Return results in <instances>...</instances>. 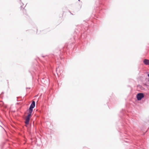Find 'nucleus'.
<instances>
[{
    "label": "nucleus",
    "mask_w": 149,
    "mask_h": 149,
    "mask_svg": "<svg viewBox=\"0 0 149 149\" xmlns=\"http://www.w3.org/2000/svg\"><path fill=\"white\" fill-rule=\"evenodd\" d=\"M28 111H29V113H28L26 117L30 119L31 117L32 116V113L33 111L28 110Z\"/></svg>",
    "instance_id": "39448f33"
},
{
    "label": "nucleus",
    "mask_w": 149,
    "mask_h": 149,
    "mask_svg": "<svg viewBox=\"0 0 149 149\" xmlns=\"http://www.w3.org/2000/svg\"><path fill=\"white\" fill-rule=\"evenodd\" d=\"M69 12H70V14H72V15H73V14H72V13H71V12L70 11H69Z\"/></svg>",
    "instance_id": "1a4fd4ad"
},
{
    "label": "nucleus",
    "mask_w": 149,
    "mask_h": 149,
    "mask_svg": "<svg viewBox=\"0 0 149 149\" xmlns=\"http://www.w3.org/2000/svg\"><path fill=\"white\" fill-rule=\"evenodd\" d=\"M30 120V119L26 117L25 119V123L26 124V126H27V125L29 124Z\"/></svg>",
    "instance_id": "7ed1b4c3"
},
{
    "label": "nucleus",
    "mask_w": 149,
    "mask_h": 149,
    "mask_svg": "<svg viewBox=\"0 0 149 149\" xmlns=\"http://www.w3.org/2000/svg\"><path fill=\"white\" fill-rule=\"evenodd\" d=\"M148 77H149V74H148Z\"/></svg>",
    "instance_id": "9d476101"
},
{
    "label": "nucleus",
    "mask_w": 149,
    "mask_h": 149,
    "mask_svg": "<svg viewBox=\"0 0 149 149\" xmlns=\"http://www.w3.org/2000/svg\"><path fill=\"white\" fill-rule=\"evenodd\" d=\"M125 140H124V141H125V142H128V141H127V140H128V139H127L125 138Z\"/></svg>",
    "instance_id": "0eeeda50"
},
{
    "label": "nucleus",
    "mask_w": 149,
    "mask_h": 149,
    "mask_svg": "<svg viewBox=\"0 0 149 149\" xmlns=\"http://www.w3.org/2000/svg\"><path fill=\"white\" fill-rule=\"evenodd\" d=\"M78 1H80V0H78Z\"/></svg>",
    "instance_id": "f8f14e48"
},
{
    "label": "nucleus",
    "mask_w": 149,
    "mask_h": 149,
    "mask_svg": "<svg viewBox=\"0 0 149 149\" xmlns=\"http://www.w3.org/2000/svg\"><path fill=\"white\" fill-rule=\"evenodd\" d=\"M143 62L144 64L147 65H149V60L147 59H144Z\"/></svg>",
    "instance_id": "20e7f679"
},
{
    "label": "nucleus",
    "mask_w": 149,
    "mask_h": 149,
    "mask_svg": "<svg viewBox=\"0 0 149 149\" xmlns=\"http://www.w3.org/2000/svg\"><path fill=\"white\" fill-rule=\"evenodd\" d=\"M22 8L24 9L22 7V6H21V9H22Z\"/></svg>",
    "instance_id": "6e6552de"
},
{
    "label": "nucleus",
    "mask_w": 149,
    "mask_h": 149,
    "mask_svg": "<svg viewBox=\"0 0 149 149\" xmlns=\"http://www.w3.org/2000/svg\"><path fill=\"white\" fill-rule=\"evenodd\" d=\"M144 97V95L142 93H138L136 95V98L137 100H141Z\"/></svg>",
    "instance_id": "f257e3e1"
},
{
    "label": "nucleus",
    "mask_w": 149,
    "mask_h": 149,
    "mask_svg": "<svg viewBox=\"0 0 149 149\" xmlns=\"http://www.w3.org/2000/svg\"><path fill=\"white\" fill-rule=\"evenodd\" d=\"M35 106V102L34 101H33L29 107L28 110L33 111V109Z\"/></svg>",
    "instance_id": "f03ea898"
},
{
    "label": "nucleus",
    "mask_w": 149,
    "mask_h": 149,
    "mask_svg": "<svg viewBox=\"0 0 149 149\" xmlns=\"http://www.w3.org/2000/svg\"><path fill=\"white\" fill-rule=\"evenodd\" d=\"M30 88H26V89H30Z\"/></svg>",
    "instance_id": "9b49d317"
},
{
    "label": "nucleus",
    "mask_w": 149,
    "mask_h": 149,
    "mask_svg": "<svg viewBox=\"0 0 149 149\" xmlns=\"http://www.w3.org/2000/svg\"><path fill=\"white\" fill-rule=\"evenodd\" d=\"M23 12L25 14H26V10H24L23 11Z\"/></svg>",
    "instance_id": "423d86ee"
}]
</instances>
